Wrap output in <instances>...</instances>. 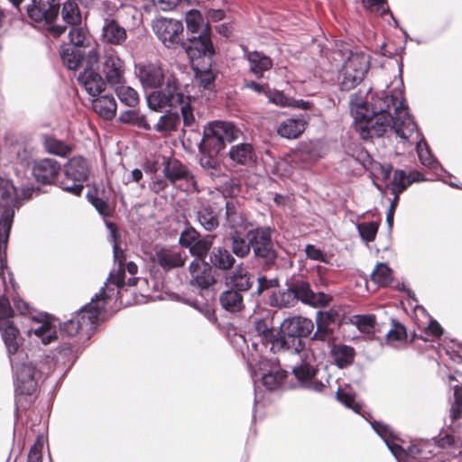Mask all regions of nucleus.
Here are the masks:
<instances>
[{
  "instance_id": "nucleus-7",
  "label": "nucleus",
  "mask_w": 462,
  "mask_h": 462,
  "mask_svg": "<svg viewBox=\"0 0 462 462\" xmlns=\"http://www.w3.org/2000/svg\"><path fill=\"white\" fill-rule=\"evenodd\" d=\"M314 323L310 319L294 316L285 319L280 327L281 338L278 343L281 352L291 351L299 354L305 348L303 338L311 335Z\"/></svg>"
},
{
  "instance_id": "nucleus-39",
  "label": "nucleus",
  "mask_w": 462,
  "mask_h": 462,
  "mask_svg": "<svg viewBox=\"0 0 462 462\" xmlns=\"http://www.w3.org/2000/svg\"><path fill=\"white\" fill-rule=\"evenodd\" d=\"M60 56L62 63L70 70L77 69L84 61V53L75 46H64Z\"/></svg>"
},
{
  "instance_id": "nucleus-3",
  "label": "nucleus",
  "mask_w": 462,
  "mask_h": 462,
  "mask_svg": "<svg viewBox=\"0 0 462 462\" xmlns=\"http://www.w3.org/2000/svg\"><path fill=\"white\" fill-rule=\"evenodd\" d=\"M274 229L267 226H256L245 232V236L237 233L231 237V250L234 255L245 259L253 253L254 261L264 272L277 266L279 251L273 239Z\"/></svg>"
},
{
  "instance_id": "nucleus-11",
  "label": "nucleus",
  "mask_w": 462,
  "mask_h": 462,
  "mask_svg": "<svg viewBox=\"0 0 462 462\" xmlns=\"http://www.w3.org/2000/svg\"><path fill=\"white\" fill-rule=\"evenodd\" d=\"M15 398L16 403L23 410L27 409L31 401H27L26 396H31L37 388V373L35 366L32 364H22L15 367Z\"/></svg>"
},
{
  "instance_id": "nucleus-61",
  "label": "nucleus",
  "mask_w": 462,
  "mask_h": 462,
  "mask_svg": "<svg viewBox=\"0 0 462 462\" xmlns=\"http://www.w3.org/2000/svg\"><path fill=\"white\" fill-rule=\"evenodd\" d=\"M10 153L15 155L17 162L23 164L28 162L31 152L23 143H15L10 146Z\"/></svg>"
},
{
  "instance_id": "nucleus-62",
  "label": "nucleus",
  "mask_w": 462,
  "mask_h": 462,
  "mask_svg": "<svg viewBox=\"0 0 462 462\" xmlns=\"http://www.w3.org/2000/svg\"><path fill=\"white\" fill-rule=\"evenodd\" d=\"M266 97L271 103H273L282 107L291 106L290 98L282 91L269 88V90H266Z\"/></svg>"
},
{
  "instance_id": "nucleus-29",
  "label": "nucleus",
  "mask_w": 462,
  "mask_h": 462,
  "mask_svg": "<svg viewBox=\"0 0 462 462\" xmlns=\"http://www.w3.org/2000/svg\"><path fill=\"white\" fill-rule=\"evenodd\" d=\"M219 303L225 310L230 313L241 312L245 307L241 292L230 288L220 293Z\"/></svg>"
},
{
  "instance_id": "nucleus-41",
  "label": "nucleus",
  "mask_w": 462,
  "mask_h": 462,
  "mask_svg": "<svg viewBox=\"0 0 462 462\" xmlns=\"http://www.w3.org/2000/svg\"><path fill=\"white\" fill-rule=\"evenodd\" d=\"M43 146L49 153L60 157H67L72 152V147L69 144L54 136H45Z\"/></svg>"
},
{
  "instance_id": "nucleus-8",
  "label": "nucleus",
  "mask_w": 462,
  "mask_h": 462,
  "mask_svg": "<svg viewBox=\"0 0 462 462\" xmlns=\"http://www.w3.org/2000/svg\"><path fill=\"white\" fill-rule=\"evenodd\" d=\"M242 132L233 123L214 121L204 127L203 137L199 145V151L218 154L230 143L237 140Z\"/></svg>"
},
{
  "instance_id": "nucleus-55",
  "label": "nucleus",
  "mask_w": 462,
  "mask_h": 462,
  "mask_svg": "<svg viewBox=\"0 0 462 462\" xmlns=\"http://www.w3.org/2000/svg\"><path fill=\"white\" fill-rule=\"evenodd\" d=\"M378 228V224L374 221L364 222L357 226L360 236L366 242H373L375 239Z\"/></svg>"
},
{
  "instance_id": "nucleus-57",
  "label": "nucleus",
  "mask_w": 462,
  "mask_h": 462,
  "mask_svg": "<svg viewBox=\"0 0 462 462\" xmlns=\"http://www.w3.org/2000/svg\"><path fill=\"white\" fill-rule=\"evenodd\" d=\"M371 424L374 431L385 441L387 445H389V441H394L396 439L394 432L388 424L377 420H374Z\"/></svg>"
},
{
  "instance_id": "nucleus-25",
  "label": "nucleus",
  "mask_w": 462,
  "mask_h": 462,
  "mask_svg": "<svg viewBox=\"0 0 462 462\" xmlns=\"http://www.w3.org/2000/svg\"><path fill=\"white\" fill-rule=\"evenodd\" d=\"M228 157L234 163L247 167L254 166L257 161L254 148L247 143L231 146Z\"/></svg>"
},
{
  "instance_id": "nucleus-52",
  "label": "nucleus",
  "mask_w": 462,
  "mask_h": 462,
  "mask_svg": "<svg viewBox=\"0 0 462 462\" xmlns=\"http://www.w3.org/2000/svg\"><path fill=\"white\" fill-rule=\"evenodd\" d=\"M293 374L300 384L307 386L316 376L317 369L308 363H302L293 368Z\"/></svg>"
},
{
  "instance_id": "nucleus-24",
  "label": "nucleus",
  "mask_w": 462,
  "mask_h": 462,
  "mask_svg": "<svg viewBox=\"0 0 462 462\" xmlns=\"http://www.w3.org/2000/svg\"><path fill=\"white\" fill-rule=\"evenodd\" d=\"M153 261L160 265L164 271L168 272L174 268L184 265L185 257L180 251L172 248L162 247L156 251Z\"/></svg>"
},
{
  "instance_id": "nucleus-14",
  "label": "nucleus",
  "mask_w": 462,
  "mask_h": 462,
  "mask_svg": "<svg viewBox=\"0 0 462 462\" xmlns=\"http://www.w3.org/2000/svg\"><path fill=\"white\" fill-rule=\"evenodd\" d=\"M181 48L191 62L201 58L211 59L216 54V50L211 40L210 32L190 35L182 42Z\"/></svg>"
},
{
  "instance_id": "nucleus-19",
  "label": "nucleus",
  "mask_w": 462,
  "mask_h": 462,
  "mask_svg": "<svg viewBox=\"0 0 462 462\" xmlns=\"http://www.w3.org/2000/svg\"><path fill=\"white\" fill-rule=\"evenodd\" d=\"M452 359L454 362L461 364V366L457 368L454 374L448 376L449 383L455 381L460 383L453 386L454 400L449 410L451 420L456 421L462 417V346L454 353Z\"/></svg>"
},
{
  "instance_id": "nucleus-28",
  "label": "nucleus",
  "mask_w": 462,
  "mask_h": 462,
  "mask_svg": "<svg viewBox=\"0 0 462 462\" xmlns=\"http://www.w3.org/2000/svg\"><path fill=\"white\" fill-rule=\"evenodd\" d=\"M93 110L104 120H112L116 115V102L112 95L97 96L92 100Z\"/></svg>"
},
{
  "instance_id": "nucleus-1",
  "label": "nucleus",
  "mask_w": 462,
  "mask_h": 462,
  "mask_svg": "<svg viewBox=\"0 0 462 462\" xmlns=\"http://www.w3.org/2000/svg\"><path fill=\"white\" fill-rule=\"evenodd\" d=\"M371 107L370 111L366 104L360 105L355 114V129L363 140L381 137L388 127L400 138L408 139L416 127L402 102L385 91L373 97Z\"/></svg>"
},
{
  "instance_id": "nucleus-6",
  "label": "nucleus",
  "mask_w": 462,
  "mask_h": 462,
  "mask_svg": "<svg viewBox=\"0 0 462 462\" xmlns=\"http://www.w3.org/2000/svg\"><path fill=\"white\" fill-rule=\"evenodd\" d=\"M109 297L106 290L97 294L90 303L84 306L69 320L63 323L60 328L62 335L75 337L80 331L92 332L97 322L106 308V299Z\"/></svg>"
},
{
  "instance_id": "nucleus-20",
  "label": "nucleus",
  "mask_w": 462,
  "mask_h": 462,
  "mask_svg": "<svg viewBox=\"0 0 462 462\" xmlns=\"http://www.w3.org/2000/svg\"><path fill=\"white\" fill-rule=\"evenodd\" d=\"M61 171L60 163L52 158H44L34 162L32 175L42 184H57Z\"/></svg>"
},
{
  "instance_id": "nucleus-5",
  "label": "nucleus",
  "mask_w": 462,
  "mask_h": 462,
  "mask_svg": "<svg viewBox=\"0 0 462 462\" xmlns=\"http://www.w3.org/2000/svg\"><path fill=\"white\" fill-rule=\"evenodd\" d=\"M21 207L16 187L8 179L0 178V283H5L6 248L15 210Z\"/></svg>"
},
{
  "instance_id": "nucleus-59",
  "label": "nucleus",
  "mask_w": 462,
  "mask_h": 462,
  "mask_svg": "<svg viewBox=\"0 0 462 462\" xmlns=\"http://www.w3.org/2000/svg\"><path fill=\"white\" fill-rule=\"evenodd\" d=\"M336 395L337 399L346 407L352 409L356 413H360L362 407L355 402V395L353 393L338 389Z\"/></svg>"
},
{
  "instance_id": "nucleus-37",
  "label": "nucleus",
  "mask_w": 462,
  "mask_h": 462,
  "mask_svg": "<svg viewBox=\"0 0 462 462\" xmlns=\"http://www.w3.org/2000/svg\"><path fill=\"white\" fill-rule=\"evenodd\" d=\"M268 304L271 307H276L280 309L293 307L295 304H297L292 285L291 284L286 290L273 291L269 297Z\"/></svg>"
},
{
  "instance_id": "nucleus-9",
  "label": "nucleus",
  "mask_w": 462,
  "mask_h": 462,
  "mask_svg": "<svg viewBox=\"0 0 462 462\" xmlns=\"http://www.w3.org/2000/svg\"><path fill=\"white\" fill-rule=\"evenodd\" d=\"M90 168L87 160L82 156H73L64 165V176L58 186L65 191L79 196L88 180Z\"/></svg>"
},
{
  "instance_id": "nucleus-63",
  "label": "nucleus",
  "mask_w": 462,
  "mask_h": 462,
  "mask_svg": "<svg viewBox=\"0 0 462 462\" xmlns=\"http://www.w3.org/2000/svg\"><path fill=\"white\" fill-rule=\"evenodd\" d=\"M256 295L261 296L265 291L279 287L280 282L278 278L268 279L266 276H259L257 279Z\"/></svg>"
},
{
  "instance_id": "nucleus-18",
  "label": "nucleus",
  "mask_w": 462,
  "mask_h": 462,
  "mask_svg": "<svg viewBox=\"0 0 462 462\" xmlns=\"http://www.w3.org/2000/svg\"><path fill=\"white\" fill-rule=\"evenodd\" d=\"M60 10L58 0H32L27 8L28 16L36 23H52Z\"/></svg>"
},
{
  "instance_id": "nucleus-10",
  "label": "nucleus",
  "mask_w": 462,
  "mask_h": 462,
  "mask_svg": "<svg viewBox=\"0 0 462 462\" xmlns=\"http://www.w3.org/2000/svg\"><path fill=\"white\" fill-rule=\"evenodd\" d=\"M369 57L363 52H352L338 75L340 89L349 91L365 79L369 69Z\"/></svg>"
},
{
  "instance_id": "nucleus-44",
  "label": "nucleus",
  "mask_w": 462,
  "mask_h": 462,
  "mask_svg": "<svg viewBox=\"0 0 462 462\" xmlns=\"http://www.w3.org/2000/svg\"><path fill=\"white\" fill-rule=\"evenodd\" d=\"M69 36L71 42L70 46H75L77 49L88 48L91 45V36L82 27H78V25L71 26Z\"/></svg>"
},
{
  "instance_id": "nucleus-43",
  "label": "nucleus",
  "mask_w": 462,
  "mask_h": 462,
  "mask_svg": "<svg viewBox=\"0 0 462 462\" xmlns=\"http://www.w3.org/2000/svg\"><path fill=\"white\" fill-rule=\"evenodd\" d=\"M214 237V236H206L202 238H199L191 246L189 247V253L193 256H196L199 261L204 262L212 247Z\"/></svg>"
},
{
  "instance_id": "nucleus-35",
  "label": "nucleus",
  "mask_w": 462,
  "mask_h": 462,
  "mask_svg": "<svg viewBox=\"0 0 462 462\" xmlns=\"http://www.w3.org/2000/svg\"><path fill=\"white\" fill-rule=\"evenodd\" d=\"M187 37L200 34V32H210L211 27L205 23L203 16L198 10H190L186 14Z\"/></svg>"
},
{
  "instance_id": "nucleus-46",
  "label": "nucleus",
  "mask_w": 462,
  "mask_h": 462,
  "mask_svg": "<svg viewBox=\"0 0 462 462\" xmlns=\"http://www.w3.org/2000/svg\"><path fill=\"white\" fill-rule=\"evenodd\" d=\"M180 121L178 113L168 112L159 118L154 129L159 133L177 131Z\"/></svg>"
},
{
  "instance_id": "nucleus-23",
  "label": "nucleus",
  "mask_w": 462,
  "mask_h": 462,
  "mask_svg": "<svg viewBox=\"0 0 462 462\" xmlns=\"http://www.w3.org/2000/svg\"><path fill=\"white\" fill-rule=\"evenodd\" d=\"M78 81L92 97L99 96L106 89L102 75L94 69H84L78 77Z\"/></svg>"
},
{
  "instance_id": "nucleus-38",
  "label": "nucleus",
  "mask_w": 462,
  "mask_h": 462,
  "mask_svg": "<svg viewBox=\"0 0 462 462\" xmlns=\"http://www.w3.org/2000/svg\"><path fill=\"white\" fill-rule=\"evenodd\" d=\"M197 220L207 231H214L219 226L218 216L210 205H203L199 208Z\"/></svg>"
},
{
  "instance_id": "nucleus-53",
  "label": "nucleus",
  "mask_w": 462,
  "mask_h": 462,
  "mask_svg": "<svg viewBox=\"0 0 462 462\" xmlns=\"http://www.w3.org/2000/svg\"><path fill=\"white\" fill-rule=\"evenodd\" d=\"M291 285L296 296V301H301L306 305H310L313 294L310 283L304 281H297L291 283Z\"/></svg>"
},
{
  "instance_id": "nucleus-13",
  "label": "nucleus",
  "mask_w": 462,
  "mask_h": 462,
  "mask_svg": "<svg viewBox=\"0 0 462 462\" xmlns=\"http://www.w3.org/2000/svg\"><path fill=\"white\" fill-rule=\"evenodd\" d=\"M152 29L166 48L176 49L182 46L184 27L180 21L160 18L153 23Z\"/></svg>"
},
{
  "instance_id": "nucleus-58",
  "label": "nucleus",
  "mask_w": 462,
  "mask_h": 462,
  "mask_svg": "<svg viewBox=\"0 0 462 462\" xmlns=\"http://www.w3.org/2000/svg\"><path fill=\"white\" fill-rule=\"evenodd\" d=\"M187 225V227L180 233L179 243L182 247L189 248L200 237V235L189 222Z\"/></svg>"
},
{
  "instance_id": "nucleus-48",
  "label": "nucleus",
  "mask_w": 462,
  "mask_h": 462,
  "mask_svg": "<svg viewBox=\"0 0 462 462\" xmlns=\"http://www.w3.org/2000/svg\"><path fill=\"white\" fill-rule=\"evenodd\" d=\"M61 15L63 20L71 26L81 23V14L77 3L67 1L63 4Z\"/></svg>"
},
{
  "instance_id": "nucleus-42",
  "label": "nucleus",
  "mask_w": 462,
  "mask_h": 462,
  "mask_svg": "<svg viewBox=\"0 0 462 462\" xmlns=\"http://www.w3.org/2000/svg\"><path fill=\"white\" fill-rule=\"evenodd\" d=\"M32 331L44 345H48L57 339L56 328L50 320H44L37 328L29 330V333Z\"/></svg>"
},
{
  "instance_id": "nucleus-30",
  "label": "nucleus",
  "mask_w": 462,
  "mask_h": 462,
  "mask_svg": "<svg viewBox=\"0 0 462 462\" xmlns=\"http://www.w3.org/2000/svg\"><path fill=\"white\" fill-rule=\"evenodd\" d=\"M232 251L230 252L224 247H214L209 254L210 264L221 271L231 270L236 263Z\"/></svg>"
},
{
  "instance_id": "nucleus-22",
  "label": "nucleus",
  "mask_w": 462,
  "mask_h": 462,
  "mask_svg": "<svg viewBox=\"0 0 462 462\" xmlns=\"http://www.w3.org/2000/svg\"><path fill=\"white\" fill-rule=\"evenodd\" d=\"M244 57L249 63V71L258 79L263 77L265 71H269L273 68L272 59L263 52L251 51L245 48Z\"/></svg>"
},
{
  "instance_id": "nucleus-47",
  "label": "nucleus",
  "mask_w": 462,
  "mask_h": 462,
  "mask_svg": "<svg viewBox=\"0 0 462 462\" xmlns=\"http://www.w3.org/2000/svg\"><path fill=\"white\" fill-rule=\"evenodd\" d=\"M194 70L199 86L203 87L205 89H213L217 71L212 68L211 64L207 69H200L196 68Z\"/></svg>"
},
{
  "instance_id": "nucleus-16",
  "label": "nucleus",
  "mask_w": 462,
  "mask_h": 462,
  "mask_svg": "<svg viewBox=\"0 0 462 462\" xmlns=\"http://www.w3.org/2000/svg\"><path fill=\"white\" fill-rule=\"evenodd\" d=\"M339 319V312L335 309L319 310L316 313V330L310 337L311 342L320 341L328 345L335 340V330L332 328Z\"/></svg>"
},
{
  "instance_id": "nucleus-26",
  "label": "nucleus",
  "mask_w": 462,
  "mask_h": 462,
  "mask_svg": "<svg viewBox=\"0 0 462 462\" xmlns=\"http://www.w3.org/2000/svg\"><path fill=\"white\" fill-rule=\"evenodd\" d=\"M422 180V175L417 171L407 173L403 170H395L391 180V189L393 195L400 196L413 182Z\"/></svg>"
},
{
  "instance_id": "nucleus-12",
  "label": "nucleus",
  "mask_w": 462,
  "mask_h": 462,
  "mask_svg": "<svg viewBox=\"0 0 462 462\" xmlns=\"http://www.w3.org/2000/svg\"><path fill=\"white\" fill-rule=\"evenodd\" d=\"M100 71L104 82L111 88L126 83L125 63L113 50L106 51L102 56Z\"/></svg>"
},
{
  "instance_id": "nucleus-50",
  "label": "nucleus",
  "mask_w": 462,
  "mask_h": 462,
  "mask_svg": "<svg viewBox=\"0 0 462 462\" xmlns=\"http://www.w3.org/2000/svg\"><path fill=\"white\" fill-rule=\"evenodd\" d=\"M391 328L385 334V339L388 344L395 342L406 341L408 333L406 328L394 319H391Z\"/></svg>"
},
{
  "instance_id": "nucleus-51",
  "label": "nucleus",
  "mask_w": 462,
  "mask_h": 462,
  "mask_svg": "<svg viewBox=\"0 0 462 462\" xmlns=\"http://www.w3.org/2000/svg\"><path fill=\"white\" fill-rule=\"evenodd\" d=\"M371 280L379 286L386 287L393 281L392 270L385 263H377L371 273Z\"/></svg>"
},
{
  "instance_id": "nucleus-36",
  "label": "nucleus",
  "mask_w": 462,
  "mask_h": 462,
  "mask_svg": "<svg viewBox=\"0 0 462 462\" xmlns=\"http://www.w3.org/2000/svg\"><path fill=\"white\" fill-rule=\"evenodd\" d=\"M331 356L339 368H345L354 363L356 351L352 346L338 344L333 345Z\"/></svg>"
},
{
  "instance_id": "nucleus-34",
  "label": "nucleus",
  "mask_w": 462,
  "mask_h": 462,
  "mask_svg": "<svg viewBox=\"0 0 462 462\" xmlns=\"http://www.w3.org/2000/svg\"><path fill=\"white\" fill-rule=\"evenodd\" d=\"M199 164L208 175L213 180L224 175L222 163L217 158L218 154L208 153L205 151H199Z\"/></svg>"
},
{
  "instance_id": "nucleus-56",
  "label": "nucleus",
  "mask_w": 462,
  "mask_h": 462,
  "mask_svg": "<svg viewBox=\"0 0 462 462\" xmlns=\"http://www.w3.org/2000/svg\"><path fill=\"white\" fill-rule=\"evenodd\" d=\"M207 269L208 271L210 270L208 263H205L204 271L200 272L198 274H195L193 277H191L190 283L194 286H198L202 289H207L209 286H211L214 283L215 280L210 275L209 272H208V273L206 272Z\"/></svg>"
},
{
  "instance_id": "nucleus-21",
  "label": "nucleus",
  "mask_w": 462,
  "mask_h": 462,
  "mask_svg": "<svg viewBox=\"0 0 462 462\" xmlns=\"http://www.w3.org/2000/svg\"><path fill=\"white\" fill-rule=\"evenodd\" d=\"M163 174L171 184H174L178 180H185L194 188L197 186L195 176L185 164L176 158H169L165 161Z\"/></svg>"
},
{
  "instance_id": "nucleus-49",
  "label": "nucleus",
  "mask_w": 462,
  "mask_h": 462,
  "mask_svg": "<svg viewBox=\"0 0 462 462\" xmlns=\"http://www.w3.org/2000/svg\"><path fill=\"white\" fill-rule=\"evenodd\" d=\"M287 374L285 370L280 368L272 370L263 375V384L269 390H276L284 383Z\"/></svg>"
},
{
  "instance_id": "nucleus-33",
  "label": "nucleus",
  "mask_w": 462,
  "mask_h": 462,
  "mask_svg": "<svg viewBox=\"0 0 462 462\" xmlns=\"http://www.w3.org/2000/svg\"><path fill=\"white\" fill-rule=\"evenodd\" d=\"M0 330L9 354H15L18 350L19 329L14 326V321H0Z\"/></svg>"
},
{
  "instance_id": "nucleus-4",
  "label": "nucleus",
  "mask_w": 462,
  "mask_h": 462,
  "mask_svg": "<svg viewBox=\"0 0 462 462\" xmlns=\"http://www.w3.org/2000/svg\"><path fill=\"white\" fill-rule=\"evenodd\" d=\"M137 76L144 88H158L147 97L149 107L153 111H162L170 106H176L183 102L184 94L176 77L165 75L161 66L153 63L137 67Z\"/></svg>"
},
{
  "instance_id": "nucleus-45",
  "label": "nucleus",
  "mask_w": 462,
  "mask_h": 462,
  "mask_svg": "<svg viewBox=\"0 0 462 462\" xmlns=\"http://www.w3.org/2000/svg\"><path fill=\"white\" fill-rule=\"evenodd\" d=\"M115 89L119 100L130 106L134 107L139 103V95L135 89L126 86V83L121 84L113 88Z\"/></svg>"
},
{
  "instance_id": "nucleus-60",
  "label": "nucleus",
  "mask_w": 462,
  "mask_h": 462,
  "mask_svg": "<svg viewBox=\"0 0 462 462\" xmlns=\"http://www.w3.org/2000/svg\"><path fill=\"white\" fill-rule=\"evenodd\" d=\"M88 199L101 216L106 217H112L113 209L106 200L94 195H88Z\"/></svg>"
},
{
  "instance_id": "nucleus-2",
  "label": "nucleus",
  "mask_w": 462,
  "mask_h": 462,
  "mask_svg": "<svg viewBox=\"0 0 462 462\" xmlns=\"http://www.w3.org/2000/svg\"><path fill=\"white\" fill-rule=\"evenodd\" d=\"M274 229L267 226H256L245 232V236L237 233L231 237V250L234 255L245 259L253 253L254 261L264 272L277 266L279 251L273 239Z\"/></svg>"
},
{
  "instance_id": "nucleus-17",
  "label": "nucleus",
  "mask_w": 462,
  "mask_h": 462,
  "mask_svg": "<svg viewBox=\"0 0 462 462\" xmlns=\"http://www.w3.org/2000/svg\"><path fill=\"white\" fill-rule=\"evenodd\" d=\"M226 209V221L230 233L227 240L231 245V237L237 233L240 236H245L243 231H248L253 227V223L249 220L248 215L244 212L237 202L233 199L227 200L225 206Z\"/></svg>"
},
{
  "instance_id": "nucleus-15",
  "label": "nucleus",
  "mask_w": 462,
  "mask_h": 462,
  "mask_svg": "<svg viewBox=\"0 0 462 462\" xmlns=\"http://www.w3.org/2000/svg\"><path fill=\"white\" fill-rule=\"evenodd\" d=\"M253 331L260 337V342L265 346H270V352L273 354L281 353V347L278 343L281 338V330L276 331L273 328V318L267 314L264 317L255 316L253 319Z\"/></svg>"
},
{
  "instance_id": "nucleus-32",
  "label": "nucleus",
  "mask_w": 462,
  "mask_h": 462,
  "mask_svg": "<svg viewBox=\"0 0 462 462\" xmlns=\"http://www.w3.org/2000/svg\"><path fill=\"white\" fill-rule=\"evenodd\" d=\"M230 289L236 290L243 295L254 285L253 275L242 266L237 267L229 277Z\"/></svg>"
},
{
  "instance_id": "nucleus-31",
  "label": "nucleus",
  "mask_w": 462,
  "mask_h": 462,
  "mask_svg": "<svg viewBox=\"0 0 462 462\" xmlns=\"http://www.w3.org/2000/svg\"><path fill=\"white\" fill-rule=\"evenodd\" d=\"M306 124L303 118H287L280 123L277 133L283 138L296 139L305 131Z\"/></svg>"
},
{
  "instance_id": "nucleus-54",
  "label": "nucleus",
  "mask_w": 462,
  "mask_h": 462,
  "mask_svg": "<svg viewBox=\"0 0 462 462\" xmlns=\"http://www.w3.org/2000/svg\"><path fill=\"white\" fill-rule=\"evenodd\" d=\"M182 105L180 108L183 126L188 127L190 130H194L196 127V119L194 116V108L190 105V97H185L183 98V102L177 104Z\"/></svg>"
},
{
  "instance_id": "nucleus-40",
  "label": "nucleus",
  "mask_w": 462,
  "mask_h": 462,
  "mask_svg": "<svg viewBox=\"0 0 462 462\" xmlns=\"http://www.w3.org/2000/svg\"><path fill=\"white\" fill-rule=\"evenodd\" d=\"M125 266H120V265H117V267L114 268L110 272V274H109V276L107 278V282L105 284V287H103L100 290V292H101L105 289L106 293H107V295H109V297H107L106 299V304L107 303V300L112 298V296H113V294L115 292V289L114 288H110L109 284H114L118 289L123 288L125 285Z\"/></svg>"
},
{
  "instance_id": "nucleus-27",
  "label": "nucleus",
  "mask_w": 462,
  "mask_h": 462,
  "mask_svg": "<svg viewBox=\"0 0 462 462\" xmlns=\"http://www.w3.org/2000/svg\"><path fill=\"white\" fill-rule=\"evenodd\" d=\"M127 39L126 30L115 19H106L102 28V41L112 45H121Z\"/></svg>"
},
{
  "instance_id": "nucleus-64",
  "label": "nucleus",
  "mask_w": 462,
  "mask_h": 462,
  "mask_svg": "<svg viewBox=\"0 0 462 462\" xmlns=\"http://www.w3.org/2000/svg\"><path fill=\"white\" fill-rule=\"evenodd\" d=\"M307 258L328 263L327 254L314 245H307L305 247Z\"/></svg>"
}]
</instances>
